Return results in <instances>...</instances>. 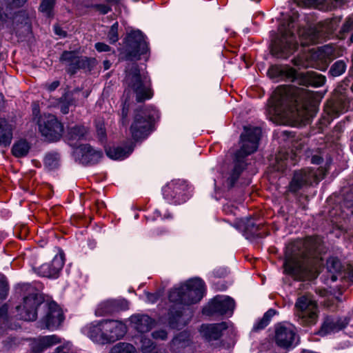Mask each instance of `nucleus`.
Segmentation results:
<instances>
[{
    "label": "nucleus",
    "mask_w": 353,
    "mask_h": 353,
    "mask_svg": "<svg viewBox=\"0 0 353 353\" xmlns=\"http://www.w3.org/2000/svg\"><path fill=\"white\" fill-rule=\"evenodd\" d=\"M313 94L292 85H280L273 92L269 101L268 112L283 118L308 120Z\"/></svg>",
    "instance_id": "nucleus-1"
},
{
    "label": "nucleus",
    "mask_w": 353,
    "mask_h": 353,
    "mask_svg": "<svg viewBox=\"0 0 353 353\" xmlns=\"http://www.w3.org/2000/svg\"><path fill=\"white\" fill-rule=\"evenodd\" d=\"M292 252L285 261V272L302 280L315 276L319 256L325 252V248L320 236H308L303 242L294 244Z\"/></svg>",
    "instance_id": "nucleus-2"
},
{
    "label": "nucleus",
    "mask_w": 353,
    "mask_h": 353,
    "mask_svg": "<svg viewBox=\"0 0 353 353\" xmlns=\"http://www.w3.org/2000/svg\"><path fill=\"white\" fill-rule=\"evenodd\" d=\"M205 292L204 282L199 278L190 279L185 283L175 287L169 294V299L175 303L170 310L169 324L172 328L181 329L190 318V312L185 314L186 311L177 310L178 305H189L199 302Z\"/></svg>",
    "instance_id": "nucleus-3"
},
{
    "label": "nucleus",
    "mask_w": 353,
    "mask_h": 353,
    "mask_svg": "<svg viewBox=\"0 0 353 353\" xmlns=\"http://www.w3.org/2000/svg\"><path fill=\"white\" fill-rule=\"evenodd\" d=\"M27 0H3L0 1V24L5 32L19 37L30 33L31 19L26 11L12 14V8L23 6Z\"/></svg>",
    "instance_id": "nucleus-4"
},
{
    "label": "nucleus",
    "mask_w": 353,
    "mask_h": 353,
    "mask_svg": "<svg viewBox=\"0 0 353 353\" xmlns=\"http://www.w3.org/2000/svg\"><path fill=\"white\" fill-rule=\"evenodd\" d=\"M261 136V129L260 128L244 127V132L241 135V148L235 153L234 166L228 179L231 186L234 185L245 167L244 159L257 150Z\"/></svg>",
    "instance_id": "nucleus-5"
},
{
    "label": "nucleus",
    "mask_w": 353,
    "mask_h": 353,
    "mask_svg": "<svg viewBox=\"0 0 353 353\" xmlns=\"http://www.w3.org/2000/svg\"><path fill=\"white\" fill-rule=\"evenodd\" d=\"M125 81L128 88L136 94V100L141 102L153 96L151 80L147 72H141L137 63L129 64L125 70Z\"/></svg>",
    "instance_id": "nucleus-6"
},
{
    "label": "nucleus",
    "mask_w": 353,
    "mask_h": 353,
    "mask_svg": "<svg viewBox=\"0 0 353 353\" xmlns=\"http://www.w3.org/2000/svg\"><path fill=\"white\" fill-rule=\"evenodd\" d=\"M293 19L290 18L288 26L283 23L279 28V35L272 40L271 51L277 57L287 59L298 47L296 37L292 31Z\"/></svg>",
    "instance_id": "nucleus-7"
},
{
    "label": "nucleus",
    "mask_w": 353,
    "mask_h": 353,
    "mask_svg": "<svg viewBox=\"0 0 353 353\" xmlns=\"http://www.w3.org/2000/svg\"><path fill=\"white\" fill-rule=\"evenodd\" d=\"M268 74L271 78H287L292 79L299 85H312L314 87H320L325 81V77L314 71H307L305 73L296 74V70L292 68H280L272 66L268 70Z\"/></svg>",
    "instance_id": "nucleus-8"
},
{
    "label": "nucleus",
    "mask_w": 353,
    "mask_h": 353,
    "mask_svg": "<svg viewBox=\"0 0 353 353\" xmlns=\"http://www.w3.org/2000/svg\"><path fill=\"white\" fill-rule=\"evenodd\" d=\"M294 314L303 326H312L318 320V305L310 294L299 296L295 303Z\"/></svg>",
    "instance_id": "nucleus-9"
},
{
    "label": "nucleus",
    "mask_w": 353,
    "mask_h": 353,
    "mask_svg": "<svg viewBox=\"0 0 353 353\" xmlns=\"http://www.w3.org/2000/svg\"><path fill=\"white\" fill-rule=\"evenodd\" d=\"M147 43L140 30H133L125 38V46L120 53V59L125 61H137L141 54L146 53Z\"/></svg>",
    "instance_id": "nucleus-10"
},
{
    "label": "nucleus",
    "mask_w": 353,
    "mask_h": 353,
    "mask_svg": "<svg viewBox=\"0 0 353 353\" xmlns=\"http://www.w3.org/2000/svg\"><path fill=\"white\" fill-rule=\"evenodd\" d=\"M153 114L149 108L137 109L130 131L135 141L145 139L148 137L152 125Z\"/></svg>",
    "instance_id": "nucleus-11"
},
{
    "label": "nucleus",
    "mask_w": 353,
    "mask_h": 353,
    "mask_svg": "<svg viewBox=\"0 0 353 353\" xmlns=\"http://www.w3.org/2000/svg\"><path fill=\"white\" fill-rule=\"evenodd\" d=\"M26 290H29L30 293L23 298V304L18 305L16 309L18 312L19 318L24 321H34L37 316V307L43 304V300L41 296L34 292V289L29 285H25Z\"/></svg>",
    "instance_id": "nucleus-12"
},
{
    "label": "nucleus",
    "mask_w": 353,
    "mask_h": 353,
    "mask_svg": "<svg viewBox=\"0 0 353 353\" xmlns=\"http://www.w3.org/2000/svg\"><path fill=\"white\" fill-rule=\"evenodd\" d=\"M39 130L48 141H57L60 139L63 126L57 117L52 114H43L38 120Z\"/></svg>",
    "instance_id": "nucleus-13"
},
{
    "label": "nucleus",
    "mask_w": 353,
    "mask_h": 353,
    "mask_svg": "<svg viewBox=\"0 0 353 353\" xmlns=\"http://www.w3.org/2000/svg\"><path fill=\"white\" fill-rule=\"evenodd\" d=\"M320 179L316 171L310 168L296 170L288 185V190L295 194L305 187L311 185L313 182H318Z\"/></svg>",
    "instance_id": "nucleus-14"
},
{
    "label": "nucleus",
    "mask_w": 353,
    "mask_h": 353,
    "mask_svg": "<svg viewBox=\"0 0 353 353\" xmlns=\"http://www.w3.org/2000/svg\"><path fill=\"white\" fill-rule=\"evenodd\" d=\"M60 60L66 65L68 72L71 74H75L81 68L90 70L96 63L94 59L79 57L73 51H64Z\"/></svg>",
    "instance_id": "nucleus-15"
},
{
    "label": "nucleus",
    "mask_w": 353,
    "mask_h": 353,
    "mask_svg": "<svg viewBox=\"0 0 353 353\" xmlns=\"http://www.w3.org/2000/svg\"><path fill=\"white\" fill-rule=\"evenodd\" d=\"M43 307L46 309V315L40 321L39 327L41 329L54 330L61 325L64 320L61 309L54 302L44 303Z\"/></svg>",
    "instance_id": "nucleus-16"
},
{
    "label": "nucleus",
    "mask_w": 353,
    "mask_h": 353,
    "mask_svg": "<svg viewBox=\"0 0 353 353\" xmlns=\"http://www.w3.org/2000/svg\"><path fill=\"white\" fill-rule=\"evenodd\" d=\"M234 309V301L229 296H216L203 310L207 316L214 314L231 316Z\"/></svg>",
    "instance_id": "nucleus-17"
},
{
    "label": "nucleus",
    "mask_w": 353,
    "mask_h": 353,
    "mask_svg": "<svg viewBox=\"0 0 353 353\" xmlns=\"http://www.w3.org/2000/svg\"><path fill=\"white\" fill-rule=\"evenodd\" d=\"M187 186L185 181L172 180L163 187V197L174 204L184 203L188 199L186 195Z\"/></svg>",
    "instance_id": "nucleus-18"
},
{
    "label": "nucleus",
    "mask_w": 353,
    "mask_h": 353,
    "mask_svg": "<svg viewBox=\"0 0 353 353\" xmlns=\"http://www.w3.org/2000/svg\"><path fill=\"white\" fill-rule=\"evenodd\" d=\"M296 338V328L292 324H279L275 328L274 341L281 348L288 350L294 347Z\"/></svg>",
    "instance_id": "nucleus-19"
},
{
    "label": "nucleus",
    "mask_w": 353,
    "mask_h": 353,
    "mask_svg": "<svg viewBox=\"0 0 353 353\" xmlns=\"http://www.w3.org/2000/svg\"><path fill=\"white\" fill-rule=\"evenodd\" d=\"M105 343L121 339L126 333L127 328L121 321L104 320L103 328Z\"/></svg>",
    "instance_id": "nucleus-20"
},
{
    "label": "nucleus",
    "mask_w": 353,
    "mask_h": 353,
    "mask_svg": "<svg viewBox=\"0 0 353 353\" xmlns=\"http://www.w3.org/2000/svg\"><path fill=\"white\" fill-rule=\"evenodd\" d=\"M340 55L339 50L333 45H325L312 50V58L322 64V68H327L328 63Z\"/></svg>",
    "instance_id": "nucleus-21"
},
{
    "label": "nucleus",
    "mask_w": 353,
    "mask_h": 353,
    "mask_svg": "<svg viewBox=\"0 0 353 353\" xmlns=\"http://www.w3.org/2000/svg\"><path fill=\"white\" fill-rule=\"evenodd\" d=\"M64 265L61 254L56 255L50 263L42 264L37 269V274L48 278H57Z\"/></svg>",
    "instance_id": "nucleus-22"
},
{
    "label": "nucleus",
    "mask_w": 353,
    "mask_h": 353,
    "mask_svg": "<svg viewBox=\"0 0 353 353\" xmlns=\"http://www.w3.org/2000/svg\"><path fill=\"white\" fill-rule=\"evenodd\" d=\"M349 105L350 99L345 93L344 95H340L335 99L329 101L325 107V111L332 117H336L345 112Z\"/></svg>",
    "instance_id": "nucleus-23"
},
{
    "label": "nucleus",
    "mask_w": 353,
    "mask_h": 353,
    "mask_svg": "<svg viewBox=\"0 0 353 353\" xmlns=\"http://www.w3.org/2000/svg\"><path fill=\"white\" fill-rule=\"evenodd\" d=\"M348 323L346 319H340L337 317H327L319 330L321 336H325L333 332H339L344 328Z\"/></svg>",
    "instance_id": "nucleus-24"
},
{
    "label": "nucleus",
    "mask_w": 353,
    "mask_h": 353,
    "mask_svg": "<svg viewBox=\"0 0 353 353\" xmlns=\"http://www.w3.org/2000/svg\"><path fill=\"white\" fill-rule=\"evenodd\" d=\"M228 327L225 322L220 323L203 325L201 327V333L202 336L208 341L217 340L221 334L222 331Z\"/></svg>",
    "instance_id": "nucleus-25"
},
{
    "label": "nucleus",
    "mask_w": 353,
    "mask_h": 353,
    "mask_svg": "<svg viewBox=\"0 0 353 353\" xmlns=\"http://www.w3.org/2000/svg\"><path fill=\"white\" fill-rule=\"evenodd\" d=\"M191 343L190 336L186 332L176 335L171 341L170 347L171 351L175 353H186L185 350L189 349Z\"/></svg>",
    "instance_id": "nucleus-26"
},
{
    "label": "nucleus",
    "mask_w": 353,
    "mask_h": 353,
    "mask_svg": "<svg viewBox=\"0 0 353 353\" xmlns=\"http://www.w3.org/2000/svg\"><path fill=\"white\" fill-rule=\"evenodd\" d=\"M103 321L91 323L83 328L84 333L93 341L99 343H105L103 337Z\"/></svg>",
    "instance_id": "nucleus-27"
},
{
    "label": "nucleus",
    "mask_w": 353,
    "mask_h": 353,
    "mask_svg": "<svg viewBox=\"0 0 353 353\" xmlns=\"http://www.w3.org/2000/svg\"><path fill=\"white\" fill-rule=\"evenodd\" d=\"M347 0H303L307 6H313L321 10L328 11L343 5Z\"/></svg>",
    "instance_id": "nucleus-28"
},
{
    "label": "nucleus",
    "mask_w": 353,
    "mask_h": 353,
    "mask_svg": "<svg viewBox=\"0 0 353 353\" xmlns=\"http://www.w3.org/2000/svg\"><path fill=\"white\" fill-rule=\"evenodd\" d=\"M135 329L141 333L147 332L152 327L153 320L145 314H135L130 317Z\"/></svg>",
    "instance_id": "nucleus-29"
},
{
    "label": "nucleus",
    "mask_w": 353,
    "mask_h": 353,
    "mask_svg": "<svg viewBox=\"0 0 353 353\" xmlns=\"http://www.w3.org/2000/svg\"><path fill=\"white\" fill-rule=\"evenodd\" d=\"M134 146L131 143L124 147L112 146L105 150L106 154L108 157L114 160H121L128 157L133 151Z\"/></svg>",
    "instance_id": "nucleus-30"
},
{
    "label": "nucleus",
    "mask_w": 353,
    "mask_h": 353,
    "mask_svg": "<svg viewBox=\"0 0 353 353\" xmlns=\"http://www.w3.org/2000/svg\"><path fill=\"white\" fill-rule=\"evenodd\" d=\"M88 132V130L85 126L75 125L68 128L66 137L71 145H75L78 141L85 139Z\"/></svg>",
    "instance_id": "nucleus-31"
},
{
    "label": "nucleus",
    "mask_w": 353,
    "mask_h": 353,
    "mask_svg": "<svg viewBox=\"0 0 353 353\" xmlns=\"http://www.w3.org/2000/svg\"><path fill=\"white\" fill-rule=\"evenodd\" d=\"M61 342V338L55 334L45 336L39 338L33 347L34 351L40 352L45 349Z\"/></svg>",
    "instance_id": "nucleus-32"
},
{
    "label": "nucleus",
    "mask_w": 353,
    "mask_h": 353,
    "mask_svg": "<svg viewBox=\"0 0 353 353\" xmlns=\"http://www.w3.org/2000/svg\"><path fill=\"white\" fill-rule=\"evenodd\" d=\"M80 151L83 161L87 163H96L102 157V152L100 150H94L90 145H81Z\"/></svg>",
    "instance_id": "nucleus-33"
},
{
    "label": "nucleus",
    "mask_w": 353,
    "mask_h": 353,
    "mask_svg": "<svg viewBox=\"0 0 353 353\" xmlns=\"http://www.w3.org/2000/svg\"><path fill=\"white\" fill-rule=\"evenodd\" d=\"M327 268L330 274L332 281H336L339 279H343L344 275L341 272L342 265L336 258H330L327 261Z\"/></svg>",
    "instance_id": "nucleus-34"
},
{
    "label": "nucleus",
    "mask_w": 353,
    "mask_h": 353,
    "mask_svg": "<svg viewBox=\"0 0 353 353\" xmlns=\"http://www.w3.org/2000/svg\"><path fill=\"white\" fill-rule=\"evenodd\" d=\"M12 139V128L6 120L0 119V145H10Z\"/></svg>",
    "instance_id": "nucleus-35"
},
{
    "label": "nucleus",
    "mask_w": 353,
    "mask_h": 353,
    "mask_svg": "<svg viewBox=\"0 0 353 353\" xmlns=\"http://www.w3.org/2000/svg\"><path fill=\"white\" fill-rule=\"evenodd\" d=\"M244 225L245 235L247 239L263 237L262 232H260L261 227L254 223L252 219H248Z\"/></svg>",
    "instance_id": "nucleus-36"
},
{
    "label": "nucleus",
    "mask_w": 353,
    "mask_h": 353,
    "mask_svg": "<svg viewBox=\"0 0 353 353\" xmlns=\"http://www.w3.org/2000/svg\"><path fill=\"white\" fill-rule=\"evenodd\" d=\"M142 353H166L163 347L157 346L150 339L143 338L141 339Z\"/></svg>",
    "instance_id": "nucleus-37"
},
{
    "label": "nucleus",
    "mask_w": 353,
    "mask_h": 353,
    "mask_svg": "<svg viewBox=\"0 0 353 353\" xmlns=\"http://www.w3.org/2000/svg\"><path fill=\"white\" fill-rule=\"evenodd\" d=\"M30 150V145L26 141L21 140L15 143L12 148V153L16 157L26 156Z\"/></svg>",
    "instance_id": "nucleus-38"
},
{
    "label": "nucleus",
    "mask_w": 353,
    "mask_h": 353,
    "mask_svg": "<svg viewBox=\"0 0 353 353\" xmlns=\"http://www.w3.org/2000/svg\"><path fill=\"white\" fill-rule=\"evenodd\" d=\"M114 312L112 299H108L101 302L96 308L95 314L97 316H104Z\"/></svg>",
    "instance_id": "nucleus-39"
},
{
    "label": "nucleus",
    "mask_w": 353,
    "mask_h": 353,
    "mask_svg": "<svg viewBox=\"0 0 353 353\" xmlns=\"http://www.w3.org/2000/svg\"><path fill=\"white\" fill-rule=\"evenodd\" d=\"M60 157L57 152H50L44 158V165L48 170H54L59 166Z\"/></svg>",
    "instance_id": "nucleus-40"
},
{
    "label": "nucleus",
    "mask_w": 353,
    "mask_h": 353,
    "mask_svg": "<svg viewBox=\"0 0 353 353\" xmlns=\"http://www.w3.org/2000/svg\"><path fill=\"white\" fill-rule=\"evenodd\" d=\"M276 314L274 310H268L263 317L259 320L254 325L253 330L258 331L264 329L270 322L271 318Z\"/></svg>",
    "instance_id": "nucleus-41"
},
{
    "label": "nucleus",
    "mask_w": 353,
    "mask_h": 353,
    "mask_svg": "<svg viewBox=\"0 0 353 353\" xmlns=\"http://www.w3.org/2000/svg\"><path fill=\"white\" fill-rule=\"evenodd\" d=\"M109 353H137L136 348L127 343H119L114 345Z\"/></svg>",
    "instance_id": "nucleus-42"
},
{
    "label": "nucleus",
    "mask_w": 353,
    "mask_h": 353,
    "mask_svg": "<svg viewBox=\"0 0 353 353\" xmlns=\"http://www.w3.org/2000/svg\"><path fill=\"white\" fill-rule=\"evenodd\" d=\"M54 3L55 0H42L39 6L40 12L48 17H52Z\"/></svg>",
    "instance_id": "nucleus-43"
},
{
    "label": "nucleus",
    "mask_w": 353,
    "mask_h": 353,
    "mask_svg": "<svg viewBox=\"0 0 353 353\" xmlns=\"http://www.w3.org/2000/svg\"><path fill=\"white\" fill-rule=\"evenodd\" d=\"M345 68L346 65L343 61H337L332 65L330 72L333 77H338L345 71Z\"/></svg>",
    "instance_id": "nucleus-44"
},
{
    "label": "nucleus",
    "mask_w": 353,
    "mask_h": 353,
    "mask_svg": "<svg viewBox=\"0 0 353 353\" xmlns=\"http://www.w3.org/2000/svg\"><path fill=\"white\" fill-rule=\"evenodd\" d=\"M72 101L71 97L68 94H65L61 98L59 106L61 112L65 114L69 112V107L72 105Z\"/></svg>",
    "instance_id": "nucleus-45"
},
{
    "label": "nucleus",
    "mask_w": 353,
    "mask_h": 353,
    "mask_svg": "<svg viewBox=\"0 0 353 353\" xmlns=\"http://www.w3.org/2000/svg\"><path fill=\"white\" fill-rule=\"evenodd\" d=\"M114 312L129 309V302L124 299H112Z\"/></svg>",
    "instance_id": "nucleus-46"
},
{
    "label": "nucleus",
    "mask_w": 353,
    "mask_h": 353,
    "mask_svg": "<svg viewBox=\"0 0 353 353\" xmlns=\"http://www.w3.org/2000/svg\"><path fill=\"white\" fill-rule=\"evenodd\" d=\"M118 23H114L110 28L108 34V37L110 41V43H114L117 42L119 40V35H118Z\"/></svg>",
    "instance_id": "nucleus-47"
},
{
    "label": "nucleus",
    "mask_w": 353,
    "mask_h": 353,
    "mask_svg": "<svg viewBox=\"0 0 353 353\" xmlns=\"http://www.w3.org/2000/svg\"><path fill=\"white\" fill-rule=\"evenodd\" d=\"M92 8L101 14H105L111 11V6L108 4L96 3L92 6Z\"/></svg>",
    "instance_id": "nucleus-48"
},
{
    "label": "nucleus",
    "mask_w": 353,
    "mask_h": 353,
    "mask_svg": "<svg viewBox=\"0 0 353 353\" xmlns=\"http://www.w3.org/2000/svg\"><path fill=\"white\" fill-rule=\"evenodd\" d=\"M53 353H74L72 345L68 343L57 347Z\"/></svg>",
    "instance_id": "nucleus-49"
},
{
    "label": "nucleus",
    "mask_w": 353,
    "mask_h": 353,
    "mask_svg": "<svg viewBox=\"0 0 353 353\" xmlns=\"http://www.w3.org/2000/svg\"><path fill=\"white\" fill-rule=\"evenodd\" d=\"M152 336L154 339L165 340L168 337V333L165 330L161 329L154 331L152 333Z\"/></svg>",
    "instance_id": "nucleus-50"
},
{
    "label": "nucleus",
    "mask_w": 353,
    "mask_h": 353,
    "mask_svg": "<svg viewBox=\"0 0 353 353\" xmlns=\"http://www.w3.org/2000/svg\"><path fill=\"white\" fill-rule=\"evenodd\" d=\"M60 85L59 81H54L52 83H46L44 84V88L49 92L55 90Z\"/></svg>",
    "instance_id": "nucleus-51"
},
{
    "label": "nucleus",
    "mask_w": 353,
    "mask_h": 353,
    "mask_svg": "<svg viewBox=\"0 0 353 353\" xmlns=\"http://www.w3.org/2000/svg\"><path fill=\"white\" fill-rule=\"evenodd\" d=\"M95 48L98 52H108L110 47L104 43L98 42L95 44Z\"/></svg>",
    "instance_id": "nucleus-52"
},
{
    "label": "nucleus",
    "mask_w": 353,
    "mask_h": 353,
    "mask_svg": "<svg viewBox=\"0 0 353 353\" xmlns=\"http://www.w3.org/2000/svg\"><path fill=\"white\" fill-rule=\"evenodd\" d=\"M97 133L101 141H103L106 136L105 129L103 125H98L97 128Z\"/></svg>",
    "instance_id": "nucleus-53"
},
{
    "label": "nucleus",
    "mask_w": 353,
    "mask_h": 353,
    "mask_svg": "<svg viewBox=\"0 0 353 353\" xmlns=\"http://www.w3.org/2000/svg\"><path fill=\"white\" fill-rule=\"evenodd\" d=\"M145 295H146L147 301L148 302L152 303L157 301V300L159 298V294L158 293L146 292Z\"/></svg>",
    "instance_id": "nucleus-54"
},
{
    "label": "nucleus",
    "mask_w": 353,
    "mask_h": 353,
    "mask_svg": "<svg viewBox=\"0 0 353 353\" xmlns=\"http://www.w3.org/2000/svg\"><path fill=\"white\" fill-rule=\"evenodd\" d=\"M353 28V20L348 19L342 27L343 32H347L351 30Z\"/></svg>",
    "instance_id": "nucleus-55"
},
{
    "label": "nucleus",
    "mask_w": 353,
    "mask_h": 353,
    "mask_svg": "<svg viewBox=\"0 0 353 353\" xmlns=\"http://www.w3.org/2000/svg\"><path fill=\"white\" fill-rule=\"evenodd\" d=\"M8 286L7 285L0 281V299H4L7 295Z\"/></svg>",
    "instance_id": "nucleus-56"
},
{
    "label": "nucleus",
    "mask_w": 353,
    "mask_h": 353,
    "mask_svg": "<svg viewBox=\"0 0 353 353\" xmlns=\"http://www.w3.org/2000/svg\"><path fill=\"white\" fill-rule=\"evenodd\" d=\"M345 271L346 272L344 273V277L347 274L350 280L353 282V263L347 265Z\"/></svg>",
    "instance_id": "nucleus-57"
},
{
    "label": "nucleus",
    "mask_w": 353,
    "mask_h": 353,
    "mask_svg": "<svg viewBox=\"0 0 353 353\" xmlns=\"http://www.w3.org/2000/svg\"><path fill=\"white\" fill-rule=\"evenodd\" d=\"M323 162V159L317 155H314L311 159V163L316 165H319Z\"/></svg>",
    "instance_id": "nucleus-58"
},
{
    "label": "nucleus",
    "mask_w": 353,
    "mask_h": 353,
    "mask_svg": "<svg viewBox=\"0 0 353 353\" xmlns=\"http://www.w3.org/2000/svg\"><path fill=\"white\" fill-rule=\"evenodd\" d=\"M54 32L57 34L62 36V37L66 36L65 32L62 30L59 26H55L54 27Z\"/></svg>",
    "instance_id": "nucleus-59"
},
{
    "label": "nucleus",
    "mask_w": 353,
    "mask_h": 353,
    "mask_svg": "<svg viewBox=\"0 0 353 353\" xmlns=\"http://www.w3.org/2000/svg\"><path fill=\"white\" fill-rule=\"evenodd\" d=\"M8 309L6 306H3L0 308V319L6 317Z\"/></svg>",
    "instance_id": "nucleus-60"
},
{
    "label": "nucleus",
    "mask_w": 353,
    "mask_h": 353,
    "mask_svg": "<svg viewBox=\"0 0 353 353\" xmlns=\"http://www.w3.org/2000/svg\"><path fill=\"white\" fill-rule=\"evenodd\" d=\"M103 65L104 70H108L111 66V63L108 60H105L103 62Z\"/></svg>",
    "instance_id": "nucleus-61"
},
{
    "label": "nucleus",
    "mask_w": 353,
    "mask_h": 353,
    "mask_svg": "<svg viewBox=\"0 0 353 353\" xmlns=\"http://www.w3.org/2000/svg\"><path fill=\"white\" fill-rule=\"evenodd\" d=\"M214 274L217 276L221 277L226 274V271L225 270H222L221 272L219 273V271L215 270L214 272Z\"/></svg>",
    "instance_id": "nucleus-62"
},
{
    "label": "nucleus",
    "mask_w": 353,
    "mask_h": 353,
    "mask_svg": "<svg viewBox=\"0 0 353 353\" xmlns=\"http://www.w3.org/2000/svg\"><path fill=\"white\" fill-rule=\"evenodd\" d=\"M127 117V111L123 108L122 110V122L124 123V119Z\"/></svg>",
    "instance_id": "nucleus-63"
},
{
    "label": "nucleus",
    "mask_w": 353,
    "mask_h": 353,
    "mask_svg": "<svg viewBox=\"0 0 353 353\" xmlns=\"http://www.w3.org/2000/svg\"><path fill=\"white\" fill-rule=\"evenodd\" d=\"M160 216H161L160 212L158 210H156L154 211V217L153 219H154L155 218L160 217Z\"/></svg>",
    "instance_id": "nucleus-64"
}]
</instances>
